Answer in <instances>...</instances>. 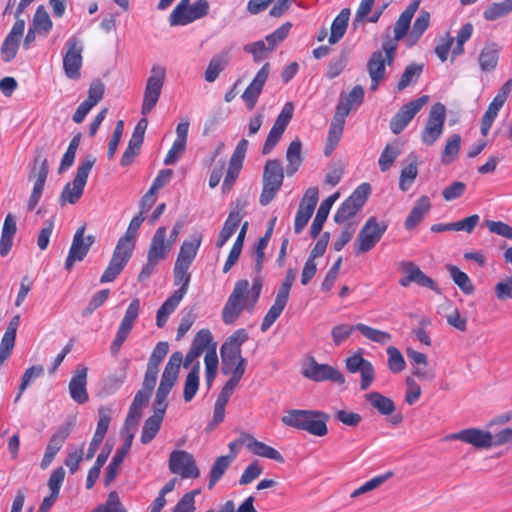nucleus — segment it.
Returning <instances> with one entry per match:
<instances>
[{
  "mask_svg": "<svg viewBox=\"0 0 512 512\" xmlns=\"http://www.w3.org/2000/svg\"><path fill=\"white\" fill-rule=\"evenodd\" d=\"M328 415L317 410L292 409L282 417L283 424L323 437L328 433Z\"/></svg>",
  "mask_w": 512,
  "mask_h": 512,
  "instance_id": "1",
  "label": "nucleus"
},
{
  "mask_svg": "<svg viewBox=\"0 0 512 512\" xmlns=\"http://www.w3.org/2000/svg\"><path fill=\"white\" fill-rule=\"evenodd\" d=\"M95 162L96 157L91 154L86 155L82 160L77 168L73 182L67 183L62 190L59 198L61 206H64L66 203L75 204L81 198L89 173Z\"/></svg>",
  "mask_w": 512,
  "mask_h": 512,
  "instance_id": "2",
  "label": "nucleus"
},
{
  "mask_svg": "<svg viewBox=\"0 0 512 512\" xmlns=\"http://www.w3.org/2000/svg\"><path fill=\"white\" fill-rule=\"evenodd\" d=\"M284 180V171L280 160H268L263 171V189L259 198L262 206L268 205L280 190Z\"/></svg>",
  "mask_w": 512,
  "mask_h": 512,
  "instance_id": "3",
  "label": "nucleus"
},
{
  "mask_svg": "<svg viewBox=\"0 0 512 512\" xmlns=\"http://www.w3.org/2000/svg\"><path fill=\"white\" fill-rule=\"evenodd\" d=\"M249 282L246 279L239 280L235 283L234 289L223 308L222 319L225 324H233L241 312L246 309L248 300L246 297L249 294L248 291Z\"/></svg>",
  "mask_w": 512,
  "mask_h": 512,
  "instance_id": "4",
  "label": "nucleus"
},
{
  "mask_svg": "<svg viewBox=\"0 0 512 512\" xmlns=\"http://www.w3.org/2000/svg\"><path fill=\"white\" fill-rule=\"evenodd\" d=\"M370 194L371 185L369 183L360 184L337 209L334 221L337 224H342L353 218L362 209Z\"/></svg>",
  "mask_w": 512,
  "mask_h": 512,
  "instance_id": "5",
  "label": "nucleus"
},
{
  "mask_svg": "<svg viewBox=\"0 0 512 512\" xmlns=\"http://www.w3.org/2000/svg\"><path fill=\"white\" fill-rule=\"evenodd\" d=\"M388 224L385 221H379L376 217H370L360 230L355 242V253H365L370 251L381 240L386 232Z\"/></svg>",
  "mask_w": 512,
  "mask_h": 512,
  "instance_id": "6",
  "label": "nucleus"
},
{
  "mask_svg": "<svg viewBox=\"0 0 512 512\" xmlns=\"http://www.w3.org/2000/svg\"><path fill=\"white\" fill-rule=\"evenodd\" d=\"M166 69L160 65H154L150 70V76L146 81L141 113L145 116L149 114L157 104L164 80Z\"/></svg>",
  "mask_w": 512,
  "mask_h": 512,
  "instance_id": "7",
  "label": "nucleus"
},
{
  "mask_svg": "<svg viewBox=\"0 0 512 512\" xmlns=\"http://www.w3.org/2000/svg\"><path fill=\"white\" fill-rule=\"evenodd\" d=\"M83 50V42L78 37L73 36L67 40L63 54V69L69 79L77 80L81 76L80 69L83 62Z\"/></svg>",
  "mask_w": 512,
  "mask_h": 512,
  "instance_id": "8",
  "label": "nucleus"
},
{
  "mask_svg": "<svg viewBox=\"0 0 512 512\" xmlns=\"http://www.w3.org/2000/svg\"><path fill=\"white\" fill-rule=\"evenodd\" d=\"M446 119V108L438 102L435 103L430 111L421 133V140L426 145L434 144L442 135Z\"/></svg>",
  "mask_w": 512,
  "mask_h": 512,
  "instance_id": "9",
  "label": "nucleus"
},
{
  "mask_svg": "<svg viewBox=\"0 0 512 512\" xmlns=\"http://www.w3.org/2000/svg\"><path fill=\"white\" fill-rule=\"evenodd\" d=\"M168 465L172 473L179 475L184 479H195L200 476V471L196 465L193 455L187 451H172Z\"/></svg>",
  "mask_w": 512,
  "mask_h": 512,
  "instance_id": "10",
  "label": "nucleus"
},
{
  "mask_svg": "<svg viewBox=\"0 0 512 512\" xmlns=\"http://www.w3.org/2000/svg\"><path fill=\"white\" fill-rule=\"evenodd\" d=\"M294 105L292 102L284 104L280 114L277 116L268 137L263 145L262 154L268 155L281 139L284 131L286 130L289 122L293 117Z\"/></svg>",
  "mask_w": 512,
  "mask_h": 512,
  "instance_id": "11",
  "label": "nucleus"
},
{
  "mask_svg": "<svg viewBox=\"0 0 512 512\" xmlns=\"http://www.w3.org/2000/svg\"><path fill=\"white\" fill-rule=\"evenodd\" d=\"M85 227L82 226L77 229L74 234L71 247L68 252V256L65 261V268L70 271L74 266L75 262L82 261L90 247L93 245L95 238L92 235L85 236Z\"/></svg>",
  "mask_w": 512,
  "mask_h": 512,
  "instance_id": "12",
  "label": "nucleus"
},
{
  "mask_svg": "<svg viewBox=\"0 0 512 512\" xmlns=\"http://www.w3.org/2000/svg\"><path fill=\"white\" fill-rule=\"evenodd\" d=\"M428 99V96L424 95L403 105L390 121L391 131L394 134L401 133L427 103Z\"/></svg>",
  "mask_w": 512,
  "mask_h": 512,
  "instance_id": "13",
  "label": "nucleus"
},
{
  "mask_svg": "<svg viewBox=\"0 0 512 512\" xmlns=\"http://www.w3.org/2000/svg\"><path fill=\"white\" fill-rule=\"evenodd\" d=\"M303 375L313 381H333L337 384H344L343 374L328 364H319L314 358H310L303 368Z\"/></svg>",
  "mask_w": 512,
  "mask_h": 512,
  "instance_id": "14",
  "label": "nucleus"
},
{
  "mask_svg": "<svg viewBox=\"0 0 512 512\" xmlns=\"http://www.w3.org/2000/svg\"><path fill=\"white\" fill-rule=\"evenodd\" d=\"M155 385L156 380H150L148 382V377L144 376L142 389L137 391L130 405L129 412L126 417V424H135L141 418L142 408L147 406L149 403V399L152 395Z\"/></svg>",
  "mask_w": 512,
  "mask_h": 512,
  "instance_id": "15",
  "label": "nucleus"
},
{
  "mask_svg": "<svg viewBox=\"0 0 512 512\" xmlns=\"http://www.w3.org/2000/svg\"><path fill=\"white\" fill-rule=\"evenodd\" d=\"M247 206V201L243 199H237L235 202V208L229 213L216 242L218 248H222L227 241L236 232L243 216L244 210Z\"/></svg>",
  "mask_w": 512,
  "mask_h": 512,
  "instance_id": "16",
  "label": "nucleus"
},
{
  "mask_svg": "<svg viewBox=\"0 0 512 512\" xmlns=\"http://www.w3.org/2000/svg\"><path fill=\"white\" fill-rule=\"evenodd\" d=\"M222 359L221 371L224 375H231V379L241 380L246 370V359L238 350L228 351L226 347L220 348Z\"/></svg>",
  "mask_w": 512,
  "mask_h": 512,
  "instance_id": "17",
  "label": "nucleus"
},
{
  "mask_svg": "<svg viewBox=\"0 0 512 512\" xmlns=\"http://www.w3.org/2000/svg\"><path fill=\"white\" fill-rule=\"evenodd\" d=\"M446 439L460 440L471 444L476 448H490L493 446V435L488 431L477 428L461 430L459 432L448 435Z\"/></svg>",
  "mask_w": 512,
  "mask_h": 512,
  "instance_id": "18",
  "label": "nucleus"
},
{
  "mask_svg": "<svg viewBox=\"0 0 512 512\" xmlns=\"http://www.w3.org/2000/svg\"><path fill=\"white\" fill-rule=\"evenodd\" d=\"M269 73L270 65L269 63H265L257 72L248 87L244 90L241 98L249 110H252L255 107L263 87L268 79Z\"/></svg>",
  "mask_w": 512,
  "mask_h": 512,
  "instance_id": "19",
  "label": "nucleus"
},
{
  "mask_svg": "<svg viewBox=\"0 0 512 512\" xmlns=\"http://www.w3.org/2000/svg\"><path fill=\"white\" fill-rule=\"evenodd\" d=\"M24 29H25L24 20L18 19L14 23L11 31L8 33V35L4 39L2 46H1V50H0L1 59L4 62L8 63L16 57V54H17V51H18V48L20 45V40L24 33Z\"/></svg>",
  "mask_w": 512,
  "mask_h": 512,
  "instance_id": "20",
  "label": "nucleus"
},
{
  "mask_svg": "<svg viewBox=\"0 0 512 512\" xmlns=\"http://www.w3.org/2000/svg\"><path fill=\"white\" fill-rule=\"evenodd\" d=\"M71 431L72 424L66 423L65 425L60 426L51 436L40 464L42 469H46L52 463L54 457L60 451L66 439L71 434Z\"/></svg>",
  "mask_w": 512,
  "mask_h": 512,
  "instance_id": "21",
  "label": "nucleus"
},
{
  "mask_svg": "<svg viewBox=\"0 0 512 512\" xmlns=\"http://www.w3.org/2000/svg\"><path fill=\"white\" fill-rule=\"evenodd\" d=\"M346 368L351 373H361L360 388L367 390L374 380V368L360 354H354L346 359Z\"/></svg>",
  "mask_w": 512,
  "mask_h": 512,
  "instance_id": "22",
  "label": "nucleus"
},
{
  "mask_svg": "<svg viewBox=\"0 0 512 512\" xmlns=\"http://www.w3.org/2000/svg\"><path fill=\"white\" fill-rule=\"evenodd\" d=\"M131 256V252L126 251L124 249H119V247L116 246L112 258L109 262V265L107 266L104 273L100 277V282L109 283L114 281L117 278V276L122 272Z\"/></svg>",
  "mask_w": 512,
  "mask_h": 512,
  "instance_id": "23",
  "label": "nucleus"
},
{
  "mask_svg": "<svg viewBox=\"0 0 512 512\" xmlns=\"http://www.w3.org/2000/svg\"><path fill=\"white\" fill-rule=\"evenodd\" d=\"M240 443L245 444L247 449L254 455L274 460L278 463L284 462V457L275 448L256 440L253 436L245 434L240 438Z\"/></svg>",
  "mask_w": 512,
  "mask_h": 512,
  "instance_id": "24",
  "label": "nucleus"
},
{
  "mask_svg": "<svg viewBox=\"0 0 512 512\" xmlns=\"http://www.w3.org/2000/svg\"><path fill=\"white\" fill-rule=\"evenodd\" d=\"M166 238V227H158L151 239L147 255L158 261L164 260L173 247L171 242H169Z\"/></svg>",
  "mask_w": 512,
  "mask_h": 512,
  "instance_id": "25",
  "label": "nucleus"
},
{
  "mask_svg": "<svg viewBox=\"0 0 512 512\" xmlns=\"http://www.w3.org/2000/svg\"><path fill=\"white\" fill-rule=\"evenodd\" d=\"M86 367L77 370L69 382V393L71 398L78 404H84L88 401Z\"/></svg>",
  "mask_w": 512,
  "mask_h": 512,
  "instance_id": "26",
  "label": "nucleus"
},
{
  "mask_svg": "<svg viewBox=\"0 0 512 512\" xmlns=\"http://www.w3.org/2000/svg\"><path fill=\"white\" fill-rule=\"evenodd\" d=\"M233 47H225L219 53L214 55L205 71V80L209 83L214 82L219 74L227 67Z\"/></svg>",
  "mask_w": 512,
  "mask_h": 512,
  "instance_id": "27",
  "label": "nucleus"
},
{
  "mask_svg": "<svg viewBox=\"0 0 512 512\" xmlns=\"http://www.w3.org/2000/svg\"><path fill=\"white\" fill-rule=\"evenodd\" d=\"M201 242V233L196 232L192 234L190 236V239L185 240L182 243L175 263L190 267L191 263L193 262L197 255V251L201 245Z\"/></svg>",
  "mask_w": 512,
  "mask_h": 512,
  "instance_id": "28",
  "label": "nucleus"
},
{
  "mask_svg": "<svg viewBox=\"0 0 512 512\" xmlns=\"http://www.w3.org/2000/svg\"><path fill=\"white\" fill-rule=\"evenodd\" d=\"M132 440H133V435H128L126 437L122 447L116 451L114 457L112 458L111 462L109 463L107 470H106L105 480H104V485L106 487H108L115 480V478L118 474L119 467L122 464L124 458L126 457V455L128 454V452L131 448Z\"/></svg>",
  "mask_w": 512,
  "mask_h": 512,
  "instance_id": "29",
  "label": "nucleus"
},
{
  "mask_svg": "<svg viewBox=\"0 0 512 512\" xmlns=\"http://www.w3.org/2000/svg\"><path fill=\"white\" fill-rule=\"evenodd\" d=\"M169 351V344L168 342L161 341L159 342L155 348L153 349L148 363H147V369L145 372V376L148 377V382L150 380H156L158 378V372H159V364L162 362V360L165 358V356L168 354Z\"/></svg>",
  "mask_w": 512,
  "mask_h": 512,
  "instance_id": "30",
  "label": "nucleus"
},
{
  "mask_svg": "<svg viewBox=\"0 0 512 512\" xmlns=\"http://www.w3.org/2000/svg\"><path fill=\"white\" fill-rule=\"evenodd\" d=\"M421 0H413L406 9L400 14L393 27L394 36L396 39H403L410 27L411 20L419 8Z\"/></svg>",
  "mask_w": 512,
  "mask_h": 512,
  "instance_id": "31",
  "label": "nucleus"
},
{
  "mask_svg": "<svg viewBox=\"0 0 512 512\" xmlns=\"http://www.w3.org/2000/svg\"><path fill=\"white\" fill-rule=\"evenodd\" d=\"M431 209V202L429 197L421 196L415 203L412 208L410 214L406 218L404 222V227L407 230H413L421 221L424 219L425 215Z\"/></svg>",
  "mask_w": 512,
  "mask_h": 512,
  "instance_id": "32",
  "label": "nucleus"
},
{
  "mask_svg": "<svg viewBox=\"0 0 512 512\" xmlns=\"http://www.w3.org/2000/svg\"><path fill=\"white\" fill-rule=\"evenodd\" d=\"M183 297L184 289H178L160 306L156 315V325L159 328L166 324L169 316L175 311Z\"/></svg>",
  "mask_w": 512,
  "mask_h": 512,
  "instance_id": "33",
  "label": "nucleus"
},
{
  "mask_svg": "<svg viewBox=\"0 0 512 512\" xmlns=\"http://www.w3.org/2000/svg\"><path fill=\"white\" fill-rule=\"evenodd\" d=\"M344 125L345 121L343 120L341 114H338V116H333L324 149V154L326 156H329L338 145L343 134Z\"/></svg>",
  "mask_w": 512,
  "mask_h": 512,
  "instance_id": "34",
  "label": "nucleus"
},
{
  "mask_svg": "<svg viewBox=\"0 0 512 512\" xmlns=\"http://www.w3.org/2000/svg\"><path fill=\"white\" fill-rule=\"evenodd\" d=\"M144 216L142 215V212H140L138 215L134 216L132 220L129 223V226L124 234L119 240L116 246L119 247V249H124L126 251H129L133 253V250L135 248V238L137 235V231L144 221Z\"/></svg>",
  "mask_w": 512,
  "mask_h": 512,
  "instance_id": "35",
  "label": "nucleus"
},
{
  "mask_svg": "<svg viewBox=\"0 0 512 512\" xmlns=\"http://www.w3.org/2000/svg\"><path fill=\"white\" fill-rule=\"evenodd\" d=\"M286 160L288 162L286 173L288 176L294 175L302 164V143L299 138L294 139L286 151Z\"/></svg>",
  "mask_w": 512,
  "mask_h": 512,
  "instance_id": "36",
  "label": "nucleus"
},
{
  "mask_svg": "<svg viewBox=\"0 0 512 512\" xmlns=\"http://www.w3.org/2000/svg\"><path fill=\"white\" fill-rule=\"evenodd\" d=\"M350 18V9L344 8L333 20L331 25V33L329 36V43L336 44L345 34L348 21Z\"/></svg>",
  "mask_w": 512,
  "mask_h": 512,
  "instance_id": "37",
  "label": "nucleus"
},
{
  "mask_svg": "<svg viewBox=\"0 0 512 512\" xmlns=\"http://www.w3.org/2000/svg\"><path fill=\"white\" fill-rule=\"evenodd\" d=\"M200 362L196 361L195 364L192 366L190 372L186 376L185 384H184V391H183V398L185 402H190L194 396L196 395L198 389H199V383H200Z\"/></svg>",
  "mask_w": 512,
  "mask_h": 512,
  "instance_id": "38",
  "label": "nucleus"
},
{
  "mask_svg": "<svg viewBox=\"0 0 512 512\" xmlns=\"http://www.w3.org/2000/svg\"><path fill=\"white\" fill-rule=\"evenodd\" d=\"M234 458L235 455H224L218 457L215 460L209 473V489H212L215 486V484L221 479V477L225 474Z\"/></svg>",
  "mask_w": 512,
  "mask_h": 512,
  "instance_id": "39",
  "label": "nucleus"
},
{
  "mask_svg": "<svg viewBox=\"0 0 512 512\" xmlns=\"http://www.w3.org/2000/svg\"><path fill=\"white\" fill-rule=\"evenodd\" d=\"M430 23V14L429 12L422 10L417 16L416 20L413 23L412 30L408 34L407 37V45L413 46L417 43L423 33L426 31Z\"/></svg>",
  "mask_w": 512,
  "mask_h": 512,
  "instance_id": "40",
  "label": "nucleus"
},
{
  "mask_svg": "<svg viewBox=\"0 0 512 512\" xmlns=\"http://www.w3.org/2000/svg\"><path fill=\"white\" fill-rule=\"evenodd\" d=\"M183 362V355L181 352H174L168 363L165 366L164 372L161 377V381L175 385L180 371L181 364Z\"/></svg>",
  "mask_w": 512,
  "mask_h": 512,
  "instance_id": "41",
  "label": "nucleus"
},
{
  "mask_svg": "<svg viewBox=\"0 0 512 512\" xmlns=\"http://www.w3.org/2000/svg\"><path fill=\"white\" fill-rule=\"evenodd\" d=\"M499 58V48L495 43L487 44L479 55V65L483 71L495 69Z\"/></svg>",
  "mask_w": 512,
  "mask_h": 512,
  "instance_id": "42",
  "label": "nucleus"
},
{
  "mask_svg": "<svg viewBox=\"0 0 512 512\" xmlns=\"http://www.w3.org/2000/svg\"><path fill=\"white\" fill-rule=\"evenodd\" d=\"M366 400L382 415H391L395 410L393 401L378 392L368 393Z\"/></svg>",
  "mask_w": 512,
  "mask_h": 512,
  "instance_id": "43",
  "label": "nucleus"
},
{
  "mask_svg": "<svg viewBox=\"0 0 512 512\" xmlns=\"http://www.w3.org/2000/svg\"><path fill=\"white\" fill-rule=\"evenodd\" d=\"M402 268L404 272H410V278L412 279V282L432 290L436 289L435 282L430 277L425 275L413 262H403Z\"/></svg>",
  "mask_w": 512,
  "mask_h": 512,
  "instance_id": "44",
  "label": "nucleus"
},
{
  "mask_svg": "<svg viewBox=\"0 0 512 512\" xmlns=\"http://www.w3.org/2000/svg\"><path fill=\"white\" fill-rule=\"evenodd\" d=\"M446 268L454 283L462 290L464 294L470 295L473 293L474 286L466 273L462 272L454 265H447Z\"/></svg>",
  "mask_w": 512,
  "mask_h": 512,
  "instance_id": "45",
  "label": "nucleus"
},
{
  "mask_svg": "<svg viewBox=\"0 0 512 512\" xmlns=\"http://www.w3.org/2000/svg\"><path fill=\"white\" fill-rule=\"evenodd\" d=\"M385 64H387V61L382 51L373 52L367 63L370 78H383L385 75Z\"/></svg>",
  "mask_w": 512,
  "mask_h": 512,
  "instance_id": "46",
  "label": "nucleus"
},
{
  "mask_svg": "<svg viewBox=\"0 0 512 512\" xmlns=\"http://www.w3.org/2000/svg\"><path fill=\"white\" fill-rule=\"evenodd\" d=\"M204 363L205 380L207 388L209 389L215 379L219 366L218 356L217 353L215 352V345H213V347L208 352H206L204 357Z\"/></svg>",
  "mask_w": 512,
  "mask_h": 512,
  "instance_id": "47",
  "label": "nucleus"
},
{
  "mask_svg": "<svg viewBox=\"0 0 512 512\" xmlns=\"http://www.w3.org/2000/svg\"><path fill=\"white\" fill-rule=\"evenodd\" d=\"M171 26L187 25L191 23L189 16V0H180L169 16Z\"/></svg>",
  "mask_w": 512,
  "mask_h": 512,
  "instance_id": "48",
  "label": "nucleus"
},
{
  "mask_svg": "<svg viewBox=\"0 0 512 512\" xmlns=\"http://www.w3.org/2000/svg\"><path fill=\"white\" fill-rule=\"evenodd\" d=\"M140 309V300L138 298H134L128 308L126 309L125 315L118 327V329L129 333L131 332L134 322L138 317Z\"/></svg>",
  "mask_w": 512,
  "mask_h": 512,
  "instance_id": "49",
  "label": "nucleus"
},
{
  "mask_svg": "<svg viewBox=\"0 0 512 512\" xmlns=\"http://www.w3.org/2000/svg\"><path fill=\"white\" fill-rule=\"evenodd\" d=\"M37 164H39V167L34 168V175L36 177V181L34 183L32 191L42 194L49 171L48 161L46 158L37 157L35 159V165Z\"/></svg>",
  "mask_w": 512,
  "mask_h": 512,
  "instance_id": "50",
  "label": "nucleus"
},
{
  "mask_svg": "<svg viewBox=\"0 0 512 512\" xmlns=\"http://www.w3.org/2000/svg\"><path fill=\"white\" fill-rule=\"evenodd\" d=\"M356 329L367 339L378 344H386L392 339V336L388 332L372 328L362 323L356 324Z\"/></svg>",
  "mask_w": 512,
  "mask_h": 512,
  "instance_id": "51",
  "label": "nucleus"
},
{
  "mask_svg": "<svg viewBox=\"0 0 512 512\" xmlns=\"http://www.w3.org/2000/svg\"><path fill=\"white\" fill-rule=\"evenodd\" d=\"M162 421L158 417L153 416L145 420L140 437L143 444L150 443L156 437L161 428Z\"/></svg>",
  "mask_w": 512,
  "mask_h": 512,
  "instance_id": "52",
  "label": "nucleus"
},
{
  "mask_svg": "<svg viewBox=\"0 0 512 512\" xmlns=\"http://www.w3.org/2000/svg\"><path fill=\"white\" fill-rule=\"evenodd\" d=\"M411 157L413 160L401 170L399 188L402 191H407L411 187L418 174L416 157Z\"/></svg>",
  "mask_w": 512,
  "mask_h": 512,
  "instance_id": "53",
  "label": "nucleus"
},
{
  "mask_svg": "<svg viewBox=\"0 0 512 512\" xmlns=\"http://www.w3.org/2000/svg\"><path fill=\"white\" fill-rule=\"evenodd\" d=\"M460 144L461 136L459 134H453L448 138L441 157L444 164L454 161L459 153Z\"/></svg>",
  "mask_w": 512,
  "mask_h": 512,
  "instance_id": "54",
  "label": "nucleus"
},
{
  "mask_svg": "<svg viewBox=\"0 0 512 512\" xmlns=\"http://www.w3.org/2000/svg\"><path fill=\"white\" fill-rule=\"evenodd\" d=\"M423 71V65L412 63L408 65L397 84L398 90H403L410 84L417 81Z\"/></svg>",
  "mask_w": 512,
  "mask_h": 512,
  "instance_id": "55",
  "label": "nucleus"
},
{
  "mask_svg": "<svg viewBox=\"0 0 512 512\" xmlns=\"http://www.w3.org/2000/svg\"><path fill=\"white\" fill-rule=\"evenodd\" d=\"M512 12V8L505 2H494L484 11L483 17L488 21H495L505 17Z\"/></svg>",
  "mask_w": 512,
  "mask_h": 512,
  "instance_id": "56",
  "label": "nucleus"
},
{
  "mask_svg": "<svg viewBox=\"0 0 512 512\" xmlns=\"http://www.w3.org/2000/svg\"><path fill=\"white\" fill-rule=\"evenodd\" d=\"M32 27L37 30L38 33L47 35L52 28V21L43 6H39L35 12Z\"/></svg>",
  "mask_w": 512,
  "mask_h": 512,
  "instance_id": "57",
  "label": "nucleus"
},
{
  "mask_svg": "<svg viewBox=\"0 0 512 512\" xmlns=\"http://www.w3.org/2000/svg\"><path fill=\"white\" fill-rule=\"evenodd\" d=\"M44 375V367L42 365H34L24 372L21 383L19 386V393L15 398V401H18L22 395V393L26 390V388L34 382L35 379L42 377Z\"/></svg>",
  "mask_w": 512,
  "mask_h": 512,
  "instance_id": "58",
  "label": "nucleus"
},
{
  "mask_svg": "<svg viewBox=\"0 0 512 512\" xmlns=\"http://www.w3.org/2000/svg\"><path fill=\"white\" fill-rule=\"evenodd\" d=\"M399 154L400 149L397 144L387 145L382 151L378 161L381 171L385 172L389 170Z\"/></svg>",
  "mask_w": 512,
  "mask_h": 512,
  "instance_id": "59",
  "label": "nucleus"
},
{
  "mask_svg": "<svg viewBox=\"0 0 512 512\" xmlns=\"http://www.w3.org/2000/svg\"><path fill=\"white\" fill-rule=\"evenodd\" d=\"M243 50L252 54L255 62H259L267 58L269 53L273 51L270 49L268 43L266 44L263 40L247 44L244 46Z\"/></svg>",
  "mask_w": 512,
  "mask_h": 512,
  "instance_id": "60",
  "label": "nucleus"
},
{
  "mask_svg": "<svg viewBox=\"0 0 512 512\" xmlns=\"http://www.w3.org/2000/svg\"><path fill=\"white\" fill-rule=\"evenodd\" d=\"M91 512H126L116 491L109 493L105 503L97 506Z\"/></svg>",
  "mask_w": 512,
  "mask_h": 512,
  "instance_id": "61",
  "label": "nucleus"
},
{
  "mask_svg": "<svg viewBox=\"0 0 512 512\" xmlns=\"http://www.w3.org/2000/svg\"><path fill=\"white\" fill-rule=\"evenodd\" d=\"M126 376V367H124L120 373L109 375L103 381V391L105 394L110 395L116 392L125 382Z\"/></svg>",
  "mask_w": 512,
  "mask_h": 512,
  "instance_id": "62",
  "label": "nucleus"
},
{
  "mask_svg": "<svg viewBox=\"0 0 512 512\" xmlns=\"http://www.w3.org/2000/svg\"><path fill=\"white\" fill-rule=\"evenodd\" d=\"M388 368L393 373H400L404 370L406 362L398 348L389 346L387 348Z\"/></svg>",
  "mask_w": 512,
  "mask_h": 512,
  "instance_id": "63",
  "label": "nucleus"
},
{
  "mask_svg": "<svg viewBox=\"0 0 512 512\" xmlns=\"http://www.w3.org/2000/svg\"><path fill=\"white\" fill-rule=\"evenodd\" d=\"M213 345L216 346V343L213 342L212 334L208 329L200 330L194 337L192 343V346L201 351L202 353L204 352V350H207L208 352L213 347Z\"/></svg>",
  "mask_w": 512,
  "mask_h": 512,
  "instance_id": "64",
  "label": "nucleus"
}]
</instances>
